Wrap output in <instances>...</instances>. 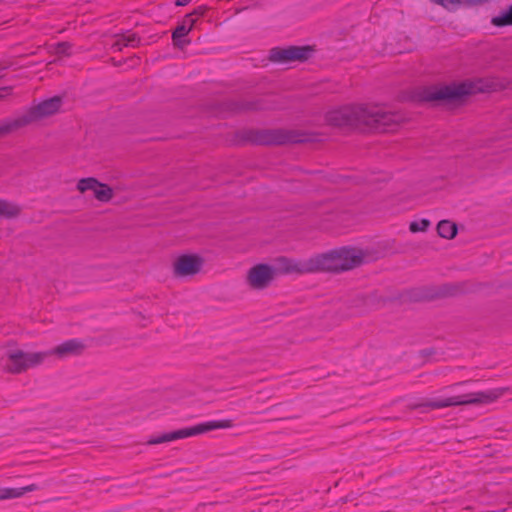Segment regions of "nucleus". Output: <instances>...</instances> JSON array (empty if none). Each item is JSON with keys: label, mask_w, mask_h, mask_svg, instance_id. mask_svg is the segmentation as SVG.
<instances>
[{"label": "nucleus", "mask_w": 512, "mask_h": 512, "mask_svg": "<svg viewBox=\"0 0 512 512\" xmlns=\"http://www.w3.org/2000/svg\"><path fill=\"white\" fill-rule=\"evenodd\" d=\"M233 421L230 419L225 420H213L200 423L193 427H186L179 430H175L169 433H164L158 437H152L147 441L148 445L162 444L177 439H183L203 433H207L216 429H226L233 427Z\"/></svg>", "instance_id": "8"}, {"label": "nucleus", "mask_w": 512, "mask_h": 512, "mask_svg": "<svg viewBox=\"0 0 512 512\" xmlns=\"http://www.w3.org/2000/svg\"><path fill=\"white\" fill-rule=\"evenodd\" d=\"M5 70V67H2L0 65V78L3 76V71Z\"/></svg>", "instance_id": "33"}, {"label": "nucleus", "mask_w": 512, "mask_h": 512, "mask_svg": "<svg viewBox=\"0 0 512 512\" xmlns=\"http://www.w3.org/2000/svg\"><path fill=\"white\" fill-rule=\"evenodd\" d=\"M63 104V97L56 95L33 106L24 115L15 119L0 120V138L29 125L30 123L57 113Z\"/></svg>", "instance_id": "6"}, {"label": "nucleus", "mask_w": 512, "mask_h": 512, "mask_svg": "<svg viewBox=\"0 0 512 512\" xmlns=\"http://www.w3.org/2000/svg\"><path fill=\"white\" fill-rule=\"evenodd\" d=\"M183 21H186L187 25H191V29L194 27L196 23V19L193 18V15L191 13L187 14Z\"/></svg>", "instance_id": "28"}, {"label": "nucleus", "mask_w": 512, "mask_h": 512, "mask_svg": "<svg viewBox=\"0 0 512 512\" xmlns=\"http://www.w3.org/2000/svg\"><path fill=\"white\" fill-rule=\"evenodd\" d=\"M432 3L442 6L445 9L454 8L460 4L479 5L489 0H430Z\"/></svg>", "instance_id": "19"}, {"label": "nucleus", "mask_w": 512, "mask_h": 512, "mask_svg": "<svg viewBox=\"0 0 512 512\" xmlns=\"http://www.w3.org/2000/svg\"><path fill=\"white\" fill-rule=\"evenodd\" d=\"M77 189L81 193L88 190L93 191L94 197L101 202L110 201L114 195L112 188L108 184L101 183L94 177L80 179L77 183Z\"/></svg>", "instance_id": "14"}, {"label": "nucleus", "mask_w": 512, "mask_h": 512, "mask_svg": "<svg viewBox=\"0 0 512 512\" xmlns=\"http://www.w3.org/2000/svg\"><path fill=\"white\" fill-rule=\"evenodd\" d=\"M191 31V25H187L186 21H182L178 26L172 31V43L173 46L177 49H184L187 45L191 43V40L186 38L188 33Z\"/></svg>", "instance_id": "16"}, {"label": "nucleus", "mask_w": 512, "mask_h": 512, "mask_svg": "<svg viewBox=\"0 0 512 512\" xmlns=\"http://www.w3.org/2000/svg\"><path fill=\"white\" fill-rule=\"evenodd\" d=\"M123 45L126 47H137L140 44V37L136 33L129 35L122 34Z\"/></svg>", "instance_id": "25"}, {"label": "nucleus", "mask_w": 512, "mask_h": 512, "mask_svg": "<svg viewBox=\"0 0 512 512\" xmlns=\"http://www.w3.org/2000/svg\"><path fill=\"white\" fill-rule=\"evenodd\" d=\"M274 270V276L276 277L278 274H304L308 273L306 271L307 268V260L305 261H296L290 259L285 256L277 257L274 260V264L271 265Z\"/></svg>", "instance_id": "15"}, {"label": "nucleus", "mask_w": 512, "mask_h": 512, "mask_svg": "<svg viewBox=\"0 0 512 512\" xmlns=\"http://www.w3.org/2000/svg\"><path fill=\"white\" fill-rule=\"evenodd\" d=\"M464 293L463 283H444L439 286L426 287L416 296V300H434L447 297H455Z\"/></svg>", "instance_id": "10"}, {"label": "nucleus", "mask_w": 512, "mask_h": 512, "mask_svg": "<svg viewBox=\"0 0 512 512\" xmlns=\"http://www.w3.org/2000/svg\"><path fill=\"white\" fill-rule=\"evenodd\" d=\"M315 51V47L311 45L274 47L270 49L268 59L279 64L305 62L313 56Z\"/></svg>", "instance_id": "9"}, {"label": "nucleus", "mask_w": 512, "mask_h": 512, "mask_svg": "<svg viewBox=\"0 0 512 512\" xmlns=\"http://www.w3.org/2000/svg\"><path fill=\"white\" fill-rule=\"evenodd\" d=\"M437 232L442 238L454 239L458 233V226L449 220H441L437 224Z\"/></svg>", "instance_id": "18"}, {"label": "nucleus", "mask_w": 512, "mask_h": 512, "mask_svg": "<svg viewBox=\"0 0 512 512\" xmlns=\"http://www.w3.org/2000/svg\"><path fill=\"white\" fill-rule=\"evenodd\" d=\"M220 112L241 114L264 109L261 100L225 99L216 104Z\"/></svg>", "instance_id": "13"}, {"label": "nucleus", "mask_w": 512, "mask_h": 512, "mask_svg": "<svg viewBox=\"0 0 512 512\" xmlns=\"http://www.w3.org/2000/svg\"><path fill=\"white\" fill-rule=\"evenodd\" d=\"M36 484H30L21 488H0V501L22 497L27 492L38 490Z\"/></svg>", "instance_id": "17"}, {"label": "nucleus", "mask_w": 512, "mask_h": 512, "mask_svg": "<svg viewBox=\"0 0 512 512\" xmlns=\"http://www.w3.org/2000/svg\"><path fill=\"white\" fill-rule=\"evenodd\" d=\"M72 46L73 45L70 42H67V41L58 42L55 45V54L57 56H59V57H61V56H70L71 55Z\"/></svg>", "instance_id": "24"}, {"label": "nucleus", "mask_w": 512, "mask_h": 512, "mask_svg": "<svg viewBox=\"0 0 512 512\" xmlns=\"http://www.w3.org/2000/svg\"><path fill=\"white\" fill-rule=\"evenodd\" d=\"M507 391H509V388L502 387L486 391L467 393L445 399L427 400L425 402L414 405L412 408L416 409L425 407L429 409H441L461 405H486L495 402Z\"/></svg>", "instance_id": "7"}, {"label": "nucleus", "mask_w": 512, "mask_h": 512, "mask_svg": "<svg viewBox=\"0 0 512 512\" xmlns=\"http://www.w3.org/2000/svg\"><path fill=\"white\" fill-rule=\"evenodd\" d=\"M365 306L374 307L378 303H380L381 298L377 295L376 292L370 294H362L358 297Z\"/></svg>", "instance_id": "23"}, {"label": "nucleus", "mask_w": 512, "mask_h": 512, "mask_svg": "<svg viewBox=\"0 0 512 512\" xmlns=\"http://www.w3.org/2000/svg\"><path fill=\"white\" fill-rule=\"evenodd\" d=\"M86 348L83 341L79 339H69L52 350L45 352H24L23 350H12L6 353L5 368L12 374H20L29 368L36 367L44 362V360L51 356L56 355L59 358H66L69 356H79Z\"/></svg>", "instance_id": "3"}, {"label": "nucleus", "mask_w": 512, "mask_h": 512, "mask_svg": "<svg viewBox=\"0 0 512 512\" xmlns=\"http://www.w3.org/2000/svg\"><path fill=\"white\" fill-rule=\"evenodd\" d=\"M274 278L272 266L265 263L254 265L247 272V283L256 290L267 288Z\"/></svg>", "instance_id": "12"}, {"label": "nucleus", "mask_w": 512, "mask_h": 512, "mask_svg": "<svg viewBox=\"0 0 512 512\" xmlns=\"http://www.w3.org/2000/svg\"><path fill=\"white\" fill-rule=\"evenodd\" d=\"M204 259L197 254H182L173 263L175 277L196 275L202 268Z\"/></svg>", "instance_id": "11"}, {"label": "nucleus", "mask_w": 512, "mask_h": 512, "mask_svg": "<svg viewBox=\"0 0 512 512\" xmlns=\"http://www.w3.org/2000/svg\"><path fill=\"white\" fill-rule=\"evenodd\" d=\"M491 23L496 27L512 25V4L503 10L498 16L492 18Z\"/></svg>", "instance_id": "21"}, {"label": "nucleus", "mask_w": 512, "mask_h": 512, "mask_svg": "<svg viewBox=\"0 0 512 512\" xmlns=\"http://www.w3.org/2000/svg\"><path fill=\"white\" fill-rule=\"evenodd\" d=\"M430 225H431V222L428 219L412 221L409 225V230L412 233L425 232L430 227Z\"/></svg>", "instance_id": "22"}, {"label": "nucleus", "mask_w": 512, "mask_h": 512, "mask_svg": "<svg viewBox=\"0 0 512 512\" xmlns=\"http://www.w3.org/2000/svg\"><path fill=\"white\" fill-rule=\"evenodd\" d=\"M470 382H471V380H468V381H462V382H458V383L454 384L453 386L465 385V384L470 383Z\"/></svg>", "instance_id": "32"}, {"label": "nucleus", "mask_w": 512, "mask_h": 512, "mask_svg": "<svg viewBox=\"0 0 512 512\" xmlns=\"http://www.w3.org/2000/svg\"><path fill=\"white\" fill-rule=\"evenodd\" d=\"M20 213V208L7 200H0V218H14Z\"/></svg>", "instance_id": "20"}, {"label": "nucleus", "mask_w": 512, "mask_h": 512, "mask_svg": "<svg viewBox=\"0 0 512 512\" xmlns=\"http://www.w3.org/2000/svg\"><path fill=\"white\" fill-rule=\"evenodd\" d=\"M492 85L484 79H466L442 86H428L412 92L411 99L415 102H429L437 106L457 107L466 103L468 98L477 93L490 91Z\"/></svg>", "instance_id": "2"}, {"label": "nucleus", "mask_w": 512, "mask_h": 512, "mask_svg": "<svg viewBox=\"0 0 512 512\" xmlns=\"http://www.w3.org/2000/svg\"><path fill=\"white\" fill-rule=\"evenodd\" d=\"M192 0H175L176 6H185L189 4Z\"/></svg>", "instance_id": "31"}, {"label": "nucleus", "mask_w": 512, "mask_h": 512, "mask_svg": "<svg viewBox=\"0 0 512 512\" xmlns=\"http://www.w3.org/2000/svg\"><path fill=\"white\" fill-rule=\"evenodd\" d=\"M234 137L237 145H286L313 141V137L305 132L285 129H242L236 131Z\"/></svg>", "instance_id": "5"}, {"label": "nucleus", "mask_w": 512, "mask_h": 512, "mask_svg": "<svg viewBox=\"0 0 512 512\" xmlns=\"http://www.w3.org/2000/svg\"><path fill=\"white\" fill-rule=\"evenodd\" d=\"M124 486H126V485H125V484H119L117 487H118V488H122V487H124Z\"/></svg>", "instance_id": "34"}, {"label": "nucleus", "mask_w": 512, "mask_h": 512, "mask_svg": "<svg viewBox=\"0 0 512 512\" xmlns=\"http://www.w3.org/2000/svg\"><path fill=\"white\" fill-rule=\"evenodd\" d=\"M118 39L114 42L112 45L113 48H115L117 51H121L123 47V40L121 35H117Z\"/></svg>", "instance_id": "27"}, {"label": "nucleus", "mask_w": 512, "mask_h": 512, "mask_svg": "<svg viewBox=\"0 0 512 512\" xmlns=\"http://www.w3.org/2000/svg\"><path fill=\"white\" fill-rule=\"evenodd\" d=\"M326 120L335 127L388 133L395 131L404 117L399 112L385 111L379 106L346 105L328 112Z\"/></svg>", "instance_id": "1"}, {"label": "nucleus", "mask_w": 512, "mask_h": 512, "mask_svg": "<svg viewBox=\"0 0 512 512\" xmlns=\"http://www.w3.org/2000/svg\"><path fill=\"white\" fill-rule=\"evenodd\" d=\"M12 88L10 86L1 87L0 88V99L4 98L6 95L10 94Z\"/></svg>", "instance_id": "30"}, {"label": "nucleus", "mask_w": 512, "mask_h": 512, "mask_svg": "<svg viewBox=\"0 0 512 512\" xmlns=\"http://www.w3.org/2000/svg\"><path fill=\"white\" fill-rule=\"evenodd\" d=\"M435 352L436 351L434 348H426V349H423L420 351V355L423 357H428V356L434 355Z\"/></svg>", "instance_id": "29"}, {"label": "nucleus", "mask_w": 512, "mask_h": 512, "mask_svg": "<svg viewBox=\"0 0 512 512\" xmlns=\"http://www.w3.org/2000/svg\"><path fill=\"white\" fill-rule=\"evenodd\" d=\"M365 253L355 247H341L307 259L308 273H341L359 267L364 262Z\"/></svg>", "instance_id": "4"}, {"label": "nucleus", "mask_w": 512, "mask_h": 512, "mask_svg": "<svg viewBox=\"0 0 512 512\" xmlns=\"http://www.w3.org/2000/svg\"><path fill=\"white\" fill-rule=\"evenodd\" d=\"M208 8L206 6H198L195 8L191 14L196 17L204 16Z\"/></svg>", "instance_id": "26"}]
</instances>
